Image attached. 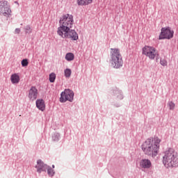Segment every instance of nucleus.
I'll use <instances>...</instances> for the list:
<instances>
[{"instance_id": "1", "label": "nucleus", "mask_w": 178, "mask_h": 178, "mask_svg": "<svg viewBox=\"0 0 178 178\" xmlns=\"http://www.w3.org/2000/svg\"><path fill=\"white\" fill-rule=\"evenodd\" d=\"M60 26L57 29V34L61 38H71L73 41L79 40V34L72 29L74 24L73 15L70 14L63 15L59 21Z\"/></svg>"}, {"instance_id": "2", "label": "nucleus", "mask_w": 178, "mask_h": 178, "mask_svg": "<svg viewBox=\"0 0 178 178\" xmlns=\"http://www.w3.org/2000/svg\"><path fill=\"white\" fill-rule=\"evenodd\" d=\"M159 144H161V139L159 138H148L143 143L142 151H143L145 155L154 158L158 155Z\"/></svg>"}, {"instance_id": "3", "label": "nucleus", "mask_w": 178, "mask_h": 178, "mask_svg": "<svg viewBox=\"0 0 178 178\" xmlns=\"http://www.w3.org/2000/svg\"><path fill=\"white\" fill-rule=\"evenodd\" d=\"M163 163L167 168L178 166L177 152L172 148L165 150L163 156Z\"/></svg>"}, {"instance_id": "4", "label": "nucleus", "mask_w": 178, "mask_h": 178, "mask_svg": "<svg viewBox=\"0 0 178 178\" xmlns=\"http://www.w3.org/2000/svg\"><path fill=\"white\" fill-rule=\"evenodd\" d=\"M111 63L114 69H119L123 66V60L119 49H111Z\"/></svg>"}, {"instance_id": "5", "label": "nucleus", "mask_w": 178, "mask_h": 178, "mask_svg": "<svg viewBox=\"0 0 178 178\" xmlns=\"http://www.w3.org/2000/svg\"><path fill=\"white\" fill-rule=\"evenodd\" d=\"M142 54L149 59H151V60H154L155 58H157L158 56H159L158 50H156L155 47L151 46H145L142 49Z\"/></svg>"}, {"instance_id": "6", "label": "nucleus", "mask_w": 178, "mask_h": 178, "mask_svg": "<svg viewBox=\"0 0 178 178\" xmlns=\"http://www.w3.org/2000/svg\"><path fill=\"white\" fill-rule=\"evenodd\" d=\"M74 97V93L70 89H65L64 92H62L60 97V102H66L69 101L72 102Z\"/></svg>"}, {"instance_id": "7", "label": "nucleus", "mask_w": 178, "mask_h": 178, "mask_svg": "<svg viewBox=\"0 0 178 178\" xmlns=\"http://www.w3.org/2000/svg\"><path fill=\"white\" fill-rule=\"evenodd\" d=\"M174 33L175 32L170 30V28L169 27L162 28L159 36V40H170V38H173Z\"/></svg>"}, {"instance_id": "8", "label": "nucleus", "mask_w": 178, "mask_h": 178, "mask_svg": "<svg viewBox=\"0 0 178 178\" xmlns=\"http://www.w3.org/2000/svg\"><path fill=\"white\" fill-rule=\"evenodd\" d=\"M38 97V90L35 86H32L29 90L28 97L30 101H35Z\"/></svg>"}, {"instance_id": "9", "label": "nucleus", "mask_w": 178, "mask_h": 178, "mask_svg": "<svg viewBox=\"0 0 178 178\" xmlns=\"http://www.w3.org/2000/svg\"><path fill=\"white\" fill-rule=\"evenodd\" d=\"M35 168L37 169V172L38 173H41V172H45L47 169H48V165L44 163L42 161L38 160L37 165H35Z\"/></svg>"}, {"instance_id": "10", "label": "nucleus", "mask_w": 178, "mask_h": 178, "mask_svg": "<svg viewBox=\"0 0 178 178\" xmlns=\"http://www.w3.org/2000/svg\"><path fill=\"white\" fill-rule=\"evenodd\" d=\"M139 165L140 168H143V169H149L152 166L151 161L146 159L140 160Z\"/></svg>"}, {"instance_id": "11", "label": "nucleus", "mask_w": 178, "mask_h": 178, "mask_svg": "<svg viewBox=\"0 0 178 178\" xmlns=\"http://www.w3.org/2000/svg\"><path fill=\"white\" fill-rule=\"evenodd\" d=\"M36 107L39 111H45V102H44V99H39L36 100Z\"/></svg>"}, {"instance_id": "12", "label": "nucleus", "mask_w": 178, "mask_h": 178, "mask_svg": "<svg viewBox=\"0 0 178 178\" xmlns=\"http://www.w3.org/2000/svg\"><path fill=\"white\" fill-rule=\"evenodd\" d=\"M10 80L13 84H17L19 81H20V76H19L17 74H13L10 76Z\"/></svg>"}, {"instance_id": "13", "label": "nucleus", "mask_w": 178, "mask_h": 178, "mask_svg": "<svg viewBox=\"0 0 178 178\" xmlns=\"http://www.w3.org/2000/svg\"><path fill=\"white\" fill-rule=\"evenodd\" d=\"M9 5H8V1H3L0 2V15H2L6 10L5 8H8Z\"/></svg>"}, {"instance_id": "14", "label": "nucleus", "mask_w": 178, "mask_h": 178, "mask_svg": "<svg viewBox=\"0 0 178 178\" xmlns=\"http://www.w3.org/2000/svg\"><path fill=\"white\" fill-rule=\"evenodd\" d=\"M93 0H77V3L80 6H87L90 3H92Z\"/></svg>"}, {"instance_id": "15", "label": "nucleus", "mask_w": 178, "mask_h": 178, "mask_svg": "<svg viewBox=\"0 0 178 178\" xmlns=\"http://www.w3.org/2000/svg\"><path fill=\"white\" fill-rule=\"evenodd\" d=\"M5 10L1 14V16H5L6 17H10L12 16V10H10V7L9 6L7 8H5Z\"/></svg>"}, {"instance_id": "16", "label": "nucleus", "mask_w": 178, "mask_h": 178, "mask_svg": "<svg viewBox=\"0 0 178 178\" xmlns=\"http://www.w3.org/2000/svg\"><path fill=\"white\" fill-rule=\"evenodd\" d=\"M65 59L66 60H67L68 62H70L72 60H74V54L73 53H67L65 55Z\"/></svg>"}, {"instance_id": "17", "label": "nucleus", "mask_w": 178, "mask_h": 178, "mask_svg": "<svg viewBox=\"0 0 178 178\" xmlns=\"http://www.w3.org/2000/svg\"><path fill=\"white\" fill-rule=\"evenodd\" d=\"M64 73L65 76L69 78L70 77V76H72V70L67 68L66 70H65Z\"/></svg>"}, {"instance_id": "18", "label": "nucleus", "mask_w": 178, "mask_h": 178, "mask_svg": "<svg viewBox=\"0 0 178 178\" xmlns=\"http://www.w3.org/2000/svg\"><path fill=\"white\" fill-rule=\"evenodd\" d=\"M55 79H56V75L55 73H51L49 74V81L50 83H54Z\"/></svg>"}, {"instance_id": "19", "label": "nucleus", "mask_w": 178, "mask_h": 178, "mask_svg": "<svg viewBox=\"0 0 178 178\" xmlns=\"http://www.w3.org/2000/svg\"><path fill=\"white\" fill-rule=\"evenodd\" d=\"M46 169H47V173H48L49 176L52 177V176H54V175H55V172H54V170H52V168H51L48 166V168H46Z\"/></svg>"}, {"instance_id": "20", "label": "nucleus", "mask_w": 178, "mask_h": 178, "mask_svg": "<svg viewBox=\"0 0 178 178\" xmlns=\"http://www.w3.org/2000/svg\"><path fill=\"white\" fill-rule=\"evenodd\" d=\"M168 105L170 111H173V109H175V106H176V105L175 104V103H173V102H169Z\"/></svg>"}, {"instance_id": "21", "label": "nucleus", "mask_w": 178, "mask_h": 178, "mask_svg": "<svg viewBox=\"0 0 178 178\" xmlns=\"http://www.w3.org/2000/svg\"><path fill=\"white\" fill-rule=\"evenodd\" d=\"M28 65H29V61L27 60V59H24L22 60V66L26 67Z\"/></svg>"}, {"instance_id": "22", "label": "nucleus", "mask_w": 178, "mask_h": 178, "mask_svg": "<svg viewBox=\"0 0 178 178\" xmlns=\"http://www.w3.org/2000/svg\"><path fill=\"white\" fill-rule=\"evenodd\" d=\"M161 65L162 66H166L168 65V61H166V60H165V59H161Z\"/></svg>"}, {"instance_id": "23", "label": "nucleus", "mask_w": 178, "mask_h": 178, "mask_svg": "<svg viewBox=\"0 0 178 178\" xmlns=\"http://www.w3.org/2000/svg\"><path fill=\"white\" fill-rule=\"evenodd\" d=\"M53 140L54 141L59 140V134H56L54 136H53Z\"/></svg>"}, {"instance_id": "24", "label": "nucleus", "mask_w": 178, "mask_h": 178, "mask_svg": "<svg viewBox=\"0 0 178 178\" xmlns=\"http://www.w3.org/2000/svg\"><path fill=\"white\" fill-rule=\"evenodd\" d=\"M15 33L16 34H19L20 33V29L17 28L15 29Z\"/></svg>"}, {"instance_id": "25", "label": "nucleus", "mask_w": 178, "mask_h": 178, "mask_svg": "<svg viewBox=\"0 0 178 178\" xmlns=\"http://www.w3.org/2000/svg\"><path fill=\"white\" fill-rule=\"evenodd\" d=\"M26 30H30V27L28 26L27 29H26Z\"/></svg>"}, {"instance_id": "26", "label": "nucleus", "mask_w": 178, "mask_h": 178, "mask_svg": "<svg viewBox=\"0 0 178 178\" xmlns=\"http://www.w3.org/2000/svg\"><path fill=\"white\" fill-rule=\"evenodd\" d=\"M53 166V168H55V165H52Z\"/></svg>"}]
</instances>
